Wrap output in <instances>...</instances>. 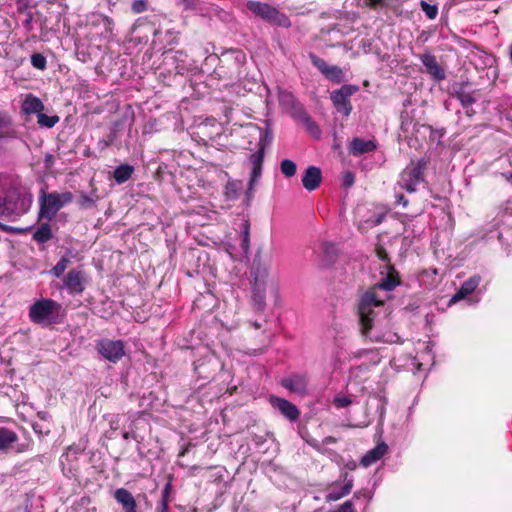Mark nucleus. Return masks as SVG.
I'll list each match as a JSON object with an SVG mask.
<instances>
[{"mask_svg":"<svg viewBox=\"0 0 512 512\" xmlns=\"http://www.w3.org/2000/svg\"><path fill=\"white\" fill-rule=\"evenodd\" d=\"M334 512H355L353 503L348 500L338 507Z\"/></svg>","mask_w":512,"mask_h":512,"instance_id":"33","label":"nucleus"},{"mask_svg":"<svg viewBox=\"0 0 512 512\" xmlns=\"http://www.w3.org/2000/svg\"><path fill=\"white\" fill-rule=\"evenodd\" d=\"M357 467V464L354 460H349L346 464H345V468L348 469V470H355Z\"/></svg>","mask_w":512,"mask_h":512,"instance_id":"41","label":"nucleus"},{"mask_svg":"<svg viewBox=\"0 0 512 512\" xmlns=\"http://www.w3.org/2000/svg\"><path fill=\"white\" fill-rule=\"evenodd\" d=\"M342 477L344 480V485L339 489H337L336 486H333V488L326 495V501H337L351 492L353 488V479L348 477L347 472L343 473Z\"/></svg>","mask_w":512,"mask_h":512,"instance_id":"18","label":"nucleus"},{"mask_svg":"<svg viewBox=\"0 0 512 512\" xmlns=\"http://www.w3.org/2000/svg\"><path fill=\"white\" fill-rule=\"evenodd\" d=\"M101 22L105 28V37H109L110 35H112V31H113L112 19L107 16H103L101 18Z\"/></svg>","mask_w":512,"mask_h":512,"instance_id":"32","label":"nucleus"},{"mask_svg":"<svg viewBox=\"0 0 512 512\" xmlns=\"http://www.w3.org/2000/svg\"><path fill=\"white\" fill-rule=\"evenodd\" d=\"M358 90L355 85H343L331 93V101L338 113L348 117L352 111L350 97Z\"/></svg>","mask_w":512,"mask_h":512,"instance_id":"6","label":"nucleus"},{"mask_svg":"<svg viewBox=\"0 0 512 512\" xmlns=\"http://www.w3.org/2000/svg\"><path fill=\"white\" fill-rule=\"evenodd\" d=\"M73 196L70 192L43 194L40 199V216L49 221L66 204L70 203Z\"/></svg>","mask_w":512,"mask_h":512,"instance_id":"2","label":"nucleus"},{"mask_svg":"<svg viewBox=\"0 0 512 512\" xmlns=\"http://www.w3.org/2000/svg\"><path fill=\"white\" fill-rule=\"evenodd\" d=\"M334 404L337 408H345L351 404V400L347 396L339 395L335 397Z\"/></svg>","mask_w":512,"mask_h":512,"instance_id":"31","label":"nucleus"},{"mask_svg":"<svg viewBox=\"0 0 512 512\" xmlns=\"http://www.w3.org/2000/svg\"><path fill=\"white\" fill-rule=\"evenodd\" d=\"M133 173V167L129 165H121L114 170V179L118 184L126 182Z\"/></svg>","mask_w":512,"mask_h":512,"instance_id":"23","label":"nucleus"},{"mask_svg":"<svg viewBox=\"0 0 512 512\" xmlns=\"http://www.w3.org/2000/svg\"><path fill=\"white\" fill-rule=\"evenodd\" d=\"M58 307L57 302L51 299L39 300L30 307L29 317L34 323L49 325Z\"/></svg>","mask_w":512,"mask_h":512,"instance_id":"5","label":"nucleus"},{"mask_svg":"<svg viewBox=\"0 0 512 512\" xmlns=\"http://www.w3.org/2000/svg\"><path fill=\"white\" fill-rule=\"evenodd\" d=\"M169 488H170V484H167L165 489H164L163 498L162 499H166L167 500V495L169 493Z\"/></svg>","mask_w":512,"mask_h":512,"instance_id":"44","label":"nucleus"},{"mask_svg":"<svg viewBox=\"0 0 512 512\" xmlns=\"http://www.w3.org/2000/svg\"><path fill=\"white\" fill-rule=\"evenodd\" d=\"M242 247L245 251L248 250V247H249V234H248V231L246 230L244 232V235H243V239H242Z\"/></svg>","mask_w":512,"mask_h":512,"instance_id":"38","label":"nucleus"},{"mask_svg":"<svg viewBox=\"0 0 512 512\" xmlns=\"http://www.w3.org/2000/svg\"><path fill=\"white\" fill-rule=\"evenodd\" d=\"M422 64L425 66L427 73L436 81L445 79V71L438 64L436 57L432 54H423L420 57Z\"/></svg>","mask_w":512,"mask_h":512,"instance_id":"14","label":"nucleus"},{"mask_svg":"<svg viewBox=\"0 0 512 512\" xmlns=\"http://www.w3.org/2000/svg\"><path fill=\"white\" fill-rule=\"evenodd\" d=\"M378 258L385 263L386 275L382 280L367 290L361 297L358 305V313L362 333L365 337L375 342L398 343L400 337L393 332L379 333L380 317L387 316L385 301L389 298V292L399 285L400 280L395 269L390 265L388 254L382 247L376 248Z\"/></svg>","mask_w":512,"mask_h":512,"instance_id":"1","label":"nucleus"},{"mask_svg":"<svg viewBox=\"0 0 512 512\" xmlns=\"http://www.w3.org/2000/svg\"><path fill=\"white\" fill-rule=\"evenodd\" d=\"M369 2H370V3H375V2H376V0H369Z\"/></svg>","mask_w":512,"mask_h":512,"instance_id":"52","label":"nucleus"},{"mask_svg":"<svg viewBox=\"0 0 512 512\" xmlns=\"http://www.w3.org/2000/svg\"><path fill=\"white\" fill-rule=\"evenodd\" d=\"M37 122L41 127L52 128L59 122V117L57 115H46L43 112L37 115Z\"/></svg>","mask_w":512,"mask_h":512,"instance_id":"24","label":"nucleus"},{"mask_svg":"<svg viewBox=\"0 0 512 512\" xmlns=\"http://www.w3.org/2000/svg\"><path fill=\"white\" fill-rule=\"evenodd\" d=\"M323 442H324L325 444H331V443H335V442H336V440H335V438H333V437L329 436V437H326V438L324 439V441H323Z\"/></svg>","mask_w":512,"mask_h":512,"instance_id":"43","label":"nucleus"},{"mask_svg":"<svg viewBox=\"0 0 512 512\" xmlns=\"http://www.w3.org/2000/svg\"><path fill=\"white\" fill-rule=\"evenodd\" d=\"M98 353L106 360L116 363L125 355L124 343L121 340L101 339L96 344Z\"/></svg>","mask_w":512,"mask_h":512,"instance_id":"7","label":"nucleus"},{"mask_svg":"<svg viewBox=\"0 0 512 512\" xmlns=\"http://www.w3.org/2000/svg\"><path fill=\"white\" fill-rule=\"evenodd\" d=\"M9 134V119L3 112H0V141L8 137Z\"/></svg>","mask_w":512,"mask_h":512,"instance_id":"28","label":"nucleus"},{"mask_svg":"<svg viewBox=\"0 0 512 512\" xmlns=\"http://www.w3.org/2000/svg\"><path fill=\"white\" fill-rule=\"evenodd\" d=\"M114 497L122 505L125 512H137L136 501L128 490L119 488L115 491Z\"/></svg>","mask_w":512,"mask_h":512,"instance_id":"20","label":"nucleus"},{"mask_svg":"<svg viewBox=\"0 0 512 512\" xmlns=\"http://www.w3.org/2000/svg\"><path fill=\"white\" fill-rule=\"evenodd\" d=\"M426 350H427V355L430 356V349H429V346H426Z\"/></svg>","mask_w":512,"mask_h":512,"instance_id":"50","label":"nucleus"},{"mask_svg":"<svg viewBox=\"0 0 512 512\" xmlns=\"http://www.w3.org/2000/svg\"><path fill=\"white\" fill-rule=\"evenodd\" d=\"M322 174L320 168L309 166L302 177V184L308 191H314L321 183Z\"/></svg>","mask_w":512,"mask_h":512,"instance_id":"16","label":"nucleus"},{"mask_svg":"<svg viewBox=\"0 0 512 512\" xmlns=\"http://www.w3.org/2000/svg\"><path fill=\"white\" fill-rule=\"evenodd\" d=\"M21 110L26 115H38L44 110V104L40 98L33 94H27L22 102Z\"/></svg>","mask_w":512,"mask_h":512,"instance_id":"19","label":"nucleus"},{"mask_svg":"<svg viewBox=\"0 0 512 512\" xmlns=\"http://www.w3.org/2000/svg\"><path fill=\"white\" fill-rule=\"evenodd\" d=\"M86 277L81 270H71L64 279V285L71 294H80L85 289Z\"/></svg>","mask_w":512,"mask_h":512,"instance_id":"12","label":"nucleus"},{"mask_svg":"<svg viewBox=\"0 0 512 512\" xmlns=\"http://www.w3.org/2000/svg\"><path fill=\"white\" fill-rule=\"evenodd\" d=\"M70 263V260L69 258L67 257H62L58 262L57 264L52 268L51 270V273L55 276V277H60L64 271L66 270L68 264Z\"/></svg>","mask_w":512,"mask_h":512,"instance_id":"27","label":"nucleus"},{"mask_svg":"<svg viewBox=\"0 0 512 512\" xmlns=\"http://www.w3.org/2000/svg\"><path fill=\"white\" fill-rule=\"evenodd\" d=\"M27 210L26 206L24 205V201L21 202L19 205L18 203H12L10 199L2 200L0 199V218H9L12 216H19L23 214ZM0 228L4 231H10L12 230L11 227L2 225L0 223Z\"/></svg>","mask_w":512,"mask_h":512,"instance_id":"11","label":"nucleus"},{"mask_svg":"<svg viewBox=\"0 0 512 512\" xmlns=\"http://www.w3.org/2000/svg\"><path fill=\"white\" fill-rule=\"evenodd\" d=\"M280 169L283 175L286 177H292L295 175L297 167L293 161L285 159L281 162Z\"/></svg>","mask_w":512,"mask_h":512,"instance_id":"26","label":"nucleus"},{"mask_svg":"<svg viewBox=\"0 0 512 512\" xmlns=\"http://www.w3.org/2000/svg\"><path fill=\"white\" fill-rule=\"evenodd\" d=\"M307 129L309 130V132L315 136V137H319L320 136V129L319 127L312 121L308 120L307 121Z\"/></svg>","mask_w":512,"mask_h":512,"instance_id":"34","label":"nucleus"},{"mask_svg":"<svg viewBox=\"0 0 512 512\" xmlns=\"http://www.w3.org/2000/svg\"><path fill=\"white\" fill-rule=\"evenodd\" d=\"M216 124H217V122L214 118L207 119L206 122H203L199 125V129L202 131V133H204V129H206L208 125L214 127V126H216Z\"/></svg>","mask_w":512,"mask_h":512,"instance_id":"37","label":"nucleus"},{"mask_svg":"<svg viewBox=\"0 0 512 512\" xmlns=\"http://www.w3.org/2000/svg\"><path fill=\"white\" fill-rule=\"evenodd\" d=\"M265 139L266 135L264 137H261L259 149L255 153H253L249 158V162L251 165V176L248 188L249 194L252 193L254 185L257 183L262 173V165L264 159V144L262 142Z\"/></svg>","mask_w":512,"mask_h":512,"instance_id":"9","label":"nucleus"},{"mask_svg":"<svg viewBox=\"0 0 512 512\" xmlns=\"http://www.w3.org/2000/svg\"><path fill=\"white\" fill-rule=\"evenodd\" d=\"M30 23H31V16H30L28 19H26V21H25V26H26V27H27V26H29V25H30Z\"/></svg>","mask_w":512,"mask_h":512,"instance_id":"45","label":"nucleus"},{"mask_svg":"<svg viewBox=\"0 0 512 512\" xmlns=\"http://www.w3.org/2000/svg\"><path fill=\"white\" fill-rule=\"evenodd\" d=\"M31 64L36 69L44 70L46 68V58L40 53H34L31 56Z\"/></svg>","mask_w":512,"mask_h":512,"instance_id":"29","label":"nucleus"},{"mask_svg":"<svg viewBox=\"0 0 512 512\" xmlns=\"http://www.w3.org/2000/svg\"><path fill=\"white\" fill-rule=\"evenodd\" d=\"M481 282V277L479 275H474L466 280L457 293L449 300V305H452L474 292V290L478 287Z\"/></svg>","mask_w":512,"mask_h":512,"instance_id":"15","label":"nucleus"},{"mask_svg":"<svg viewBox=\"0 0 512 512\" xmlns=\"http://www.w3.org/2000/svg\"><path fill=\"white\" fill-rule=\"evenodd\" d=\"M459 99H460L463 107H469L474 102L473 97L471 95H469V94H461L459 96Z\"/></svg>","mask_w":512,"mask_h":512,"instance_id":"35","label":"nucleus"},{"mask_svg":"<svg viewBox=\"0 0 512 512\" xmlns=\"http://www.w3.org/2000/svg\"><path fill=\"white\" fill-rule=\"evenodd\" d=\"M247 8L253 14L269 23L276 24L281 27L290 26V21L287 16L282 14L277 8L271 6L270 4L258 1H249L247 3Z\"/></svg>","mask_w":512,"mask_h":512,"instance_id":"3","label":"nucleus"},{"mask_svg":"<svg viewBox=\"0 0 512 512\" xmlns=\"http://www.w3.org/2000/svg\"><path fill=\"white\" fill-rule=\"evenodd\" d=\"M509 56H510V60L512 62V45L510 46Z\"/></svg>","mask_w":512,"mask_h":512,"instance_id":"48","label":"nucleus"},{"mask_svg":"<svg viewBox=\"0 0 512 512\" xmlns=\"http://www.w3.org/2000/svg\"><path fill=\"white\" fill-rule=\"evenodd\" d=\"M508 180L512 183V173L509 175Z\"/></svg>","mask_w":512,"mask_h":512,"instance_id":"51","label":"nucleus"},{"mask_svg":"<svg viewBox=\"0 0 512 512\" xmlns=\"http://www.w3.org/2000/svg\"><path fill=\"white\" fill-rule=\"evenodd\" d=\"M123 437H124V439H128L129 438V432H124L123 433Z\"/></svg>","mask_w":512,"mask_h":512,"instance_id":"46","label":"nucleus"},{"mask_svg":"<svg viewBox=\"0 0 512 512\" xmlns=\"http://www.w3.org/2000/svg\"><path fill=\"white\" fill-rule=\"evenodd\" d=\"M421 7L429 19H434L437 16L438 8L434 5H430L425 1L421 2Z\"/></svg>","mask_w":512,"mask_h":512,"instance_id":"30","label":"nucleus"},{"mask_svg":"<svg viewBox=\"0 0 512 512\" xmlns=\"http://www.w3.org/2000/svg\"><path fill=\"white\" fill-rule=\"evenodd\" d=\"M186 2H187L188 4H193V3L195 2V0H186Z\"/></svg>","mask_w":512,"mask_h":512,"instance_id":"49","label":"nucleus"},{"mask_svg":"<svg viewBox=\"0 0 512 512\" xmlns=\"http://www.w3.org/2000/svg\"><path fill=\"white\" fill-rule=\"evenodd\" d=\"M290 392L304 396L307 394L308 378L306 374H292L281 381Z\"/></svg>","mask_w":512,"mask_h":512,"instance_id":"10","label":"nucleus"},{"mask_svg":"<svg viewBox=\"0 0 512 512\" xmlns=\"http://www.w3.org/2000/svg\"><path fill=\"white\" fill-rule=\"evenodd\" d=\"M270 403L290 421H296L300 415L298 408L286 399L272 396L270 398Z\"/></svg>","mask_w":512,"mask_h":512,"instance_id":"13","label":"nucleus"},{"mask_svg":"<svg viewBox=\"0 0 512 512\" xmlns=\"http://www.w3.org/2000/svg\"><path fill=\"white\" fill-rule=\"evenodd\" d=\"M422 365H423V363H422V362H418V363H417V370H420V369H421V367H422Z\"/></svg>","mask_w":512,"mask_h":512,"instance_id":"47","label":"nucleus"},{"mask_svg":"<svg viewBox=\"0 0 512 512\" xmlns=\"http://www.w3.org/2000/svg\"><path fill=\"white\" fill-rule=\"evenodd\" d=\"M17 440V435L7 428H0V450L7 449Z\"/></svg>","mask_w":512,"mask_h":512,"instance_id":"22","label":"nucleus"},{"mask_svg":"<svg viewBox=\"0 0 512 512\" xmlns=\"http://www.w3.org/2000/svg\"><path fill=\"white\" fill-rule=\"evenodd\" d=\"M312 64L330 81L341 83L345 80V72L338 66L329 65L325 60L314 54H310Z\"/></svg>","mask_w":512,"mask_h":512,"instance_id":"8","label":"nucleus"},{"mask_svg":"<svg viewBox=\"0 0 512 512\" xmlns=\"http://www.w3.org/2000/svg\"><path fill=\"white\" fill-rule=\"evenodd\" d=\"M424 169L425 162L423 160L411 161L401 173L398 185L407 192H415L417 186L424 181Z\"/></svg>","mask_w":512,"mask_h":512,"instance_id":"4","label":"nucleus"},{"mask_svg":"<svg viewBox=\"0 0 512 512\" xmlns=\"http://www.w3.org/2000/svg\"><path fill=\"white\" fill-rule=\"evenodd\" d=\"M388 451V446L386 443L381 442L373 449L367 451L363 457L361 458L360 464L363 467H369L373 465L375 462L380 460Z\"/></svg>","mask_w":512,"mask_h":512,"instance_id":"17","label":"nucleus"},{"mask_svg":"<svg viewBox=\"0 0 512 512\" xmlns=\"http://www.w3.org/2000/svg\"><path fill=\"white\" fill-rule=\"evenodd\" d=\"M132 9L136 13H141V12L145 11L146 4L142 0H136L132 4Z\"/></svg>","mask_w":512,"mask_h":512,"instance_id":"36","label":"nucleus"},{"mask_svg":"<svg viewBox=\"0 0 512 512\" xmlns=\"http://www.w3.org/2000/svg\"><path fill=\"white\" fill-rule=\"evenodd\" d=\"M51 236V229L47 223L42 224L34 233V239L40 243L47 242Z\"/></svg>","mask_w":512,"mask_h":512,"instance_id":"25","label":"nucleus"},{"mask_svg":"<svg viewBox=\"0 0 512 512\" xmlns=\"http://www.w3.org/2000/svg\"><path fill=\"white\" fill-rule=\"evenodd\" d=\"M158 512H168V500L162 499L158 507Z\"/></svg>","mask_w":512,"mask_h":512,"instance_id":"39","label":"nucleus"},{"mask_svg":"<svg viewBox=\"0 0 512 512\" xmlns=\"http://www.w3.org/2000/svg\"><path fill=\"white\" fill-rule=\"evenodd\" d=\"M396 201L398 204H402L403 207H406L408 204V200L403 195H398Z\"/></svg>","mask_w":512,"mask_h":512,"instance_id":"42","label":"nucleus"},{"mask_svg":"<svg viewBox=\"0 0 512 512\" xmlns=\"http://www.w3.org/2000/svg\"><path fill=\"white\" fill-rule=\"evenodd\" d=\"M354 182V177L352 174L347 173L344 177V184L347 186H351Z\"/></svg>","mask_w":512,"mask_h":512,"instance_id":"40","label":"nucleus"},{"mask_svg":"<svg viewBox=\"0 0 512 512\" xmlns=\"http://www.w3.org/2000/svg\"><path fill=\"white\" fill-rule=\"evenodd\" d=\"M375 148L376 145L373 141L360 138H355L350 145V151L354 155H361L373 151Z\"/></svg>","mask_w":512,"mask_h":512,"instance_id":"21","label":"nucleus"}]
</instances>
